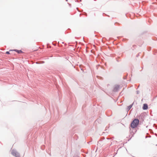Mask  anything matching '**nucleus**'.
Instances as JSON below:
<instances>
[{"label":"nucleus","instance_id":"obj_7","mask_svg":"<svg viewBox=\"0 0 157 157\" xmlns=\"http://www.w3.org/2000/svg\"><path fill=\"white\" fill-rule=\"evenodd\" d=\"M132 107V106H130L129 109L131 108Z\"/></svg>","mask_w":157,"mask_h":157},{"label":"nucleus","instance_id":"obj_6","mask_svg":"<svg viewBox=\"0 0 157 157\" xmlns=\"http://www.w3.org/2000/svg\"><path fill=\"white\" fill-rule=\"evenodd\" d=\"M6 54H10V53L9 52H8V51L6 52Z\"/></svg>","mask_w":157,"mask_h":157},{"label":"nucleus","instance_id":"obj_4","mask_svg":"<svg viewBox=\"0 0 157 157\" xmlns=\"http://www.w3.org/2000/svg\"><path fill=\"white\" fill-rule=\"evenodd\" d=\"M119 88V86L118 85H116L114 87V91H117Z\"/></svg>","mask_w":157,"mask_h":157},{"label":"nucleus","instance_id":"obj_5","mask_svg":"<svg viewBox=\"0 0 157 157\" xmlns=\"http://www.w3.org/2000/svg\"><path fill=\"white\" fill-rule=\"evenodd\" d=\"M14 51H16L18 53H21L22 52L21 50H14Z\"/></svg>","mask_w":157,"mask_h":157},{"label":"nucleus","instance_id":"obj_1","mask_svg":"<svg viewBox=\"0 0 157 157\" xmlns=\"http://www.w3.org/2000/svg\"><path fill=\"white\" fill-rule=\"evenodd\" d=\"M139 121L138 119H134L131 123V126L132 128H136L138 125Z\"/></svg>","mask_w":157,"mask_h":157},{"label":"nucleus","instance_id":"obj_2","mask_svg":"<svg viewBox=\"0 0 157 157\" xmlns=\"http://www.w3.org/2000/svg\"><path fill=\"white\" fill-rule=\"evenodd\" d=\"M11 154L16 157H20L19 154L15 151L12 150L11 152Z\"/></svg>","mask_w":157,"mask_h":157},{"label":"nucleus","instance_id":"obj_3","mask_svg":"<svg viewBox=\"0 0 157 157\" xmlns=\"http://www.w3.org/2000/svg\"><path fill=\"white\" fill-rule=\"evenodd\" d=\"M148 108V105L146 104H144L143 105V109L144 110H146Z\"/></svg>","mask_w":157,"mask_h":157}]
</instances>
